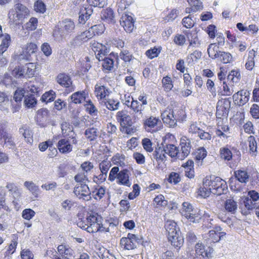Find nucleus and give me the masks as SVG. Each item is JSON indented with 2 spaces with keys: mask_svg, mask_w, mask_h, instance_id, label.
Masks as SVG:
<instances>
[{
  "mask_svg": "<svg viewBox=\"0 0 259 259\" xmlns=\"http://www.w3.org/2000/svg\"><path fill=\"white\" fill-rule=\"evenodd\" d=\"M77 222V226L90 233L109 232V229L103 225V218L97 212L91 211L88 212L85 218H79Z\"/></svg>",
  "mask_w": 259,
  "mask_h": 259,
  "instance_id": "1",
  "label": "nucleus"
},
{
  "mask_svg": "<svg viewBox=\"0 0 259 259\" xmlns=\"http://www.w3.org/2000/svg\"><path fill=\"white\" fill-rule=\"evenodd\" d=\"M161 118L164 123L169 127H174L178 121L183 120L185 114L182 109L176 110L175 111L169 107H167L161 113Z\"/></svg>",
  "mask_w": 259,
  "mask_h": 259,
  "instance_id": "2",
  "label": "nucleus"
},
{
  "mask_svg": "<svg viewBox=\"0 0 259 259\" xmlns=\"http://www.w3.org/2000/svg\"><path fill=\"white\" fill-rule=\"evenodd\" d=\"M116 118L120 124V130L122 133L131 135L136 132V128L132 126L135 122L133 121L132 117L125 110L118 111L116 113Z\"/></svg>",
  "mask_w": 259,
  "mask_h": 259,
  "instance_id": "3",
  "label": "nucleus"
},
{
  "mask_svg": "<svg viewBox=\"0 0 259 259\" xmlns=\"http://www.w3.org/2000/svg\"><path fill=\"white\" fill-rule=\"evenodd\" d=\"M204 184L209 187L212 193L217 195H221L225 193L228 189L227 184L225 181L220 177H213L212 179L205 178Z\"/></svg>",
  "mask_w": 259,
  "mask_h": 259,
  "instance_id": "4",
  "label": "nucleus"
},
{
  "mask_svg": "<svg viewBox=\"0 0 259 259\" xmlns=\"http://www.w3.org/2000/svg\"><path fill=\"white\" fill-rule=\"evenodd\" d=\"M117 179V183L120 185L130 187L131 183L129 180L128 170L127 169H123L119 171L118 166L112 167L109 172L108 180L111 182Z\"/></svg>",
  "mask_w": 259,
  "mask_h": 259,
  "instance_id": "5",
  "label": "nucleus"
},
{
  "mask_svg": "<svg viewBox=\"0 0 259 259\" xmlns=\"http://www.w3.org/2000/svg\"><path fill=\"white\" fill-rule=\"evenodd\" d=\"M181 213L182 215L192 223L199 222L202 219L201 214L194 209L191 204L188 202L183 203Z\"/></svg>",
  "mask_w": 259,
  "mask_h": 259,
  "instance_id": "6",
  "label": "nucleus"
},
{
  "mask_svg": "<svg viewBox=\"0 0 259 259\" xmlns=\"http://www.w3.org/2000/svg\"><path fill=\"white\" fill-rule=\"evenodd\" d=\"M231 106V102L228 99L219 100L217 104L215 113L216 118L220 119H227Z\"/></svg>",
  "mask_w": 259,
  "mask_h": 259,
  "instance_id": "7",
  "label": "nucleus"
},
{
  "mask_svg": "<svg viewBox=\"0 0 259 259\" xmlns=\"http://www.w3.org/2000/svg\"><path fill=\"white\" fill-rule=\"evenodd\" d=\"M143 124L146 131L154 133L160 129L162 123L159 117L150 116L143 120Z\"/></svg>",
  "mask_w": 259,
  "mask_h": 259,
  "instance_id": "8",
  "label": "nucleus"
},
{
  "mask_svg": "<svg viewBox=\"0 0 259 259\" xmlns=\"http://www.w3.org/2000/svg\"><path fill=\"white\" fill-rule=\"evenodd\" d=\"M56 81L61 86L64 88L65 94H68L74 91L75 87L72 84L70 76L65 73H59L56 77Z\"/></svg>",
  "mask_w": 259,
  "mask_h": 259,
  "instance_id": "9",
  "label": "nucleus"
},
{
  "mask_svg": "<svg viewBox=\"0 0 259 259\" xmlns=\"http://www.w3.org/2000/svg\"><path fill=\"white\" fill-rule=\"evenodd\" d=\"M0 142L3 147L9 149L15 147V143L12 135L6 132V125L0 122Z\"/></svg>",
  "mask_w": 259,
  "mask_h": 259,
  "instance_id": "10",
  "label": "nucleus"
},
{
  "mask_svg": "<svg viewBox=\"0 0 259 259\" xmlns=\"http://www.w3.org/2000/svg\"><path fill=\"white\" fill-rule=\"evenodd\" d=\"M73 192L79 199L88 201L91 199V192L87 184H76L74 188Z\"/></svg>",
  "mask_w": 259,
  "mask_h": 259,
  "instance_id": "11",
  "label": "nucleus"
},
{
  "mask_svg": "<svg viewBox=\"0 0 259 259\" xmlns=\"http://www.w3.org/2000/svg\"><path fill=\"white\" fill-rule=\"evenodd\" d=\"M139 240L135 234L128 233L126 237H122L120 239V245L124 249L132 250L136 247Z\"/></svg>",
  "mask_w": 259,
  "mask_h": 259,
  "instance_id": "12",
  "label": "nucleus"
},
{
  "mask_svg": "<svg viewBox=\"0 0 259 259\" xmlns=\"http://www.w3.org/2000/svg\"><path fill=\"white\" fill-rule=\"evenodd\" d=\"M16 10V18L17 19L14 20L16 25L22 24L24 19L30 14L28 9L21 3H17L15 6Z\"/></svg>",
  "mask_w": 259,
  "mask_h": 259,
  "instance_id": "13",
  "label": "nucleus"
},
{
  "mask_svg": "<svg viewBox=\"0 0 259 259\" xmlns=\"http://www.w3.org/2000/svg\"><path fill=\"white\" fill-rule=\"evenodd\" d=\"M75 28V25L73 21L71 20L65 19L60 22V27H56L54 30L53 35L58 34V33H60V35L62 36L65 33L71 32Z\"/></svg>",
  "mask_w": 259,
  "mask_h": 259,
  "instance_id": "14",
  "label": "nucleus"
},
{
  "mask_svg": "<svg viewBox=\"0 0 259 259\" xmlns=\"http://www.w3.org/2000/svg\"><path fill=\"white\" fill-rule=\"evenodd\" d=\"M110 93V89L101 82H98L95 85L94 94L99 102L106 100Z\"/></svg>",
  "mask_w": 259,
  "mask_h": 259,
  "instance_id": "15",
  "label": "nucleus"
},
{
  "mask_svg": "<svg viewBox=\"0 0 259 259\" xmlns=\"http://www.w3.org/2000/svg\"><path fill=\"white\" fill-rule=\"evenodd\" d=\"M61 130L62 135L64 137L72 140L73 144L76 145L77 144L76 134L73 131V126L69 122H63L61 124Z\"/></svg>",
  "mask_w": 259,
  "mask_h": 259,
  "instance_id": "16",
  "label": "nucleus"
},
{
  "mask_svg": "<svg viewBox=\"0 0 259 259\" xmlns=\"http://www.w3.org/2000/svg\"><path fill=\"white\" fill-rule=\"evenodd\" d=\"M249 96L250 93L248 91L241 90L233 95L234 103L238 106H243L249 101Z\"/></svg>",
  "mask_w": 259,
  "mask_h": 259,
  "instance_id": "17",
  "label": "nucleus"
},
{
  "mask_svg": "<svg viewBox=\"0 0 259 259\" xmlns=\"http://www.w3.org/2000/svg\"><path fill=\"white\" fill-rule=\"evenodd\" d=\"M181 153L179 152V159H183L187 157L190 153L191 145L190 140L186 137H183L180 140Z\"/></svg>",
  "mask_w": 259,
  "mask_h": 259,
  "instance_id": "18",
  "label": "nucleus"
},
{
  "mask_svg": "<svg viewBox=\"0 0 259 259\" xmlns=\"http://www.w3.org/2000/svg\"><path fill=\"white\" fill-rule=\"evenodd\" d=\"M222 228L215 226L208 232V241L210 243L218 242L221 238L225 236L226 233L222 231Z\"/></svg>",
  "mask_w": 259,
  "mask_h": 259,
  "instance_id": "19",
  "label": "nucleus"
},
{
  "mask_svg": "<svg viewBox=\"0 0 259 259\" xmlns=\"http://www.w3.org/2000/svg\"><path fill=\"white\" fill-rule=\"evenodd\" d=\"M197 254L201 255L203 258H210L212 256L213 248L210 246H205L202 243H197L195 246Z\"/></svg>",
  "mask_w": 259,
  "mask_h": 259,
  "instance_id": "20",
  "label": "nucleus"
},
{
  "mask_svg": "<svg viewBox=\"0 0 259 259\" xmlns=\"http://www.w3.org/2000/svg\"><path fill=\"white\" fill-rule=\"evenodd\" d=\"M120 24L127 32H131L134 29V19L132 16L126 14L122 15L120 20Z\"/></svg>",
  "mask_w": 259,
  "mask_h": 259,
  "instance_id": "21",
  "label": "nucleus"
},
{
  "mask_svg": "<svg viewBox=\"0 0 259 259\" xmlns=\"http://www.w3.org/2000/svg\"><path fill=\"white\" fill-rule=\"evenodd\" d=\"M118 60V55L116 53L111 52L109 56L105 57L103 59V62L102 64L104 70L111 71L114 66V61Z\"/></svg>",
  "mask_w": 259,
  "mask_h": 259,
  "instance_id": "22",
  "label": "nucleus"
},
{
  "mask_svg": "<svg viewBox=\"0 0 259 259\" xmlns=\"http://www.w3.org/2000/svg\"><path fill=\"white\" fill-rule=\"evenodd\" d=\"M19 133L23 136L26 142L31 144L33 141V134L30 127L26 124L23 125L19 130Z\"/></svg>",
  "mask_w": 259,
  "mask_h": 259,
  "instance_id": "23",
  "label": "nucleus"
},
{
  "mask_svg": "<svg viewBox=\"0 0 259 259\" xmlns=\"http://www.w3.org/2000/svg\"><path fill=\"white\" fill-rule=\"evenodd\" d=\"M167 239L169 242L177 250L182 246L184 243V238L180 232L169 236H167Z\"/></svg>",
  "mask_w": 259,
  "mask_h": 259,
  "instance_id": "24",
  "label": "nucleus"
},
{
  "mask_svg": "<svg viewBox=\"0 0 259 259\" xmlns=\"http://www.w3.org/2000/svg\"><path fill=\"white\" fill-rule=\"evenodd\" d=\"M69 140L61 139L57 145L59 151L62 154L70 153L72 150V146L70 144Z\"/></svg>",
  "mask_w": 259,
  "mask_h": 259,
  "instance_id": "25",
  "label": "nucleus"
},
{
  "mask_svg": "<svg viewBox=\"0 0 259 259\" xmlns=\"http://www.w3.org/2000/svg\"><path fill=\"white\" fill-rule=\"evenodd\" d=\"M88 97V93L85 91H78L70 96L71 102L75 104H79L85 101Z\"/></svg>",
  "mask_w": 259,
  "mask_h": 259,
  "instance_id": "26",
  "label": "nucleus"
},
{
  "mask_svg": "<svg viewBox=\"0 0 259 259\" xmlns=\"http://www.w3.org/2000/svg\"><path fill=\"white\" fill-rule=\"evenodd\" d=\"M38 50L36 44L34 42H28L22 48V53L26 57L27 60H29L31 56L35 53Z\"/></svg>",
  "mask_w": 259,
  "mask_h": 259,
  "instance_id": "27",
  "label": "nucleus"
},
{
  "mask_svg": "<svg viewBox=\"0 0 259 259\" xmlns=\"http://www.w3.org/2000/svg\"><path fill=\"white\" fill-rule=\"evenodd\" d=\"M166 154L163 147H158L155 148L153 153V156L157 162L158 166L161 163H164L165 161L166 158Z\"/></svg>",
  "mask_w": 259,
  "mask_h": 259,
  "instance_id": "28",
  "label": "nucleus"
},
{
  "mask_svg": "<svg viewBox=\"0 0 259 259\" xmlns=\"http://www.w3.org/2000/svg\"><path fill=\"white\" fill-rule=\"evenodd\" d=\"M187 2L190 7L185 9L187 13H195L203 9L202 3L199 0H187Z\"/></svg>",
  "mask_w": 259,
  "mask_h": 259,
  "instance_id": "29",
  "label": "nucleus"
},
{
  "mask_svg": "<svg viewBox=\"0 0 259 259\" xmlns=\"http://www.w3.org/2000/svg\"><path fill=\"white\" fill-rule=\"evenodd\" d=\"M184 33L189 42L190 46L197 47L200 45L197 33L195 31L186 30Z\"/></svg>",
  "mask_w": 259,
  "mask_h": 259,
  "instance_id": "30",
  "label": "nucleus"
},
{
  "mask_svg": "<svg viewBox=\"0 0 259 259\" xmlns=\"http://www.w3.org/2000/svg\"><path fill=\"white\" fill-rule=\"evenodd\" d=\"M91 192L93 197L97 201H99L105 196L106 189L103 186L96 185L94 186L92 191Z\"/></svg>",
  "mask_w": 259,
  "mask_h": 259,
  "instance_id": "31",
  "label": "nucleus"
},
{
  "mask_svg": "<svg viewBox=\"0 0 259 259\" xmlns=\"http://www.w3.org/2000/svg\"><path fill=\"white\" fill-rule=\"evenodd\" d=\"M18 243V237L16 236H14L5 252L4 255L5 258L9 259L16 251Z\"/></svg>",
  "mask_w": 259,
  "mask_h": 259,
  "instance_id": "32",
  "label": "nucleus"
},
{
  "mask_svg": "<svg viewBox=\"0 0 259 259\" xmlns=\"http://www.w3.org/2000/svg\"><path fill=\"white\" fill-rule=\"evenodd\" d=\"M207 151L204 147H200L197 149L194 153V159L198 165H201L203 160L207 156Z\"/></svg>",
  "mask_w": 259,
  "mask_h": 259,
  "instance_id": "33",
  "label": "nucleus"
},
{
  "mask_svg": "<svg viewBox=\"0 0 259 259\" xmlns=\"http://www.w3.org/2000/svg\"><path fill=\"white\" fill-rule=\"evenodd\" d=\"M101 19L108 23H114V14L111 9L107 8L103 10L101 12Z\"/></svg>",
  "mask_w": 259,
  "mask_h": 259,
  "instance_id": "34",
  "label": "nucleus"
},
{
  "mask_svg": "<svg viewBox=\"0 0 259 259\" xmlns=\"http://www.w3.org/2000/svg\"><path fill=\"white\" fill-rule=\"evenodd\" d=\"M185 168L186 176L190 179L194 177V162L191 159H189L187 161L183 163L182 165Z\"/></svg>",
  "mask_w": 259,
  "mask_h": 259,
  "instance_id": "35",
  "label": "nucleus"
},
{
  "mask_svg": "<svg viewBox=\"0 0 259 259\" xmlns=\"http://www.w3.org/2000/svg\"><path fill=\"white\" fill-rule=\"evenodd\" d=\"M105 47L102 44L97 41H94L91 45L92 49L96 54V57L99 61L100 58H102L103 56L105 55V51L103 50Z\"/></svg>",
  "mask_w": 259,
  "mask_h": 259,
  "instance_id": "36",
  "label": "nucleus"
},
{
  "mask_svg": "<svg viewBox=\"0 0 259 259\" xmlns=\"http://www.w3.org/2000/svg\"><path fill=\"white\" fill-rule=\"evenodd\" d=\"M165 228L166 230L167 236L176 234L179 232V229L177 227V223L172 220H168L165 224Z\"/></svg>",
  "mask_w": 259,
  "mask_h": 259,
  "instance_id": "37",
  "label": "nucleus"
},
{
  "mask_svg": "<svg viewBox=\"0 0 259 259\" xmlns=\"http://www.w3.org/2000/svg\"><path fill=\"white\" fill-rule=\"evenodd\" d=\"M256 56V52L252 49L248 52V56L245 64V68L249 71L252 70L255 66L254 58Z\"/></svg>",
  "mask_w": 259,
  "mask_h": 259,
  "instance_id": "38",
  "label": "nucleus"
},
{
  "mask_svg": "<svg viewBox=\"0 0 259 259\" xmlns=\"http://www.w3.org/2000/svg\"><path fill=\"white\" fill-rule=\"evenodd\" d=\"M167 200L165 199L164 196L162 194L157 195L153 201V205L161 209L164 208L167 205Z\"/></svg>",
  "mask_w": 259,
  "mask_h": 259,
  "instance_id": "39",
  "label": "nucleus"
},
{
  "mask_svg": "<svg viewBox=\"0 0 259 259\" xmlns=\"http://www.w3.org/2000/svg\"><path fill=\"white\" fill-rule=\"evenodd\" d=\"M219 49V47L216 43L210 44L207 48L209 57L212 59L219 58V54L221 52Z\"/></svg>",
  "mask_w": 259,
  "mask_h": 259,
  "instance_id": "40",
  "label": "nucleus"
},
{
  "mask_svg": "<svg viewBox=\"0 0 259 259\" xmlns=\"http://www.w3.org/2000/svg\"><path fill=\"white\" fill-rule=\"evenodd\" d=\"M103 102L104 103L107 109L111 111L117 110L119 105V101L113 98H106V100Z\"/></svg>",
  "mask_w": 259,
  "mask_h": 259,
  "instance_id": "41",
  "label": "nucleus"
},
{
  "mask_svg": "<svg viewBox=\"0 0 259 259\" xmlns=\"http://www.w3.org/2000/svg\"><path fill=\"white\" fill-rule=\"evenodd\" d=\"M235 178L241 183H246L249 179V175L245 170L239 169L234 171Z\"/></svg>",
  "mask_w": 259,
  "mask_h": 259,
  "instance_id": "42",
  "label": "nucleus"
},
{
  "mask_svg": "<svg viewBox=\"0 0 259 259\" xmlns=\"http://www.w3.org/2000/svg\"><path fill=\"white\" fill-rule=\"evenodd\" d=\"M10 105L9 97L5 93L0 92V110H7Z\"/></svg>",
  "mask_w": 259,
  "mask_h": 259,
  "instance_id": "43",
  "label": "nucleus"
},
{
  "mask_svg": "<svg viewBox=\"0 0 259 259\" xmlns=\"http://www.w3.org/2000/svg\"><path fill=\"white\" fill-rule=\"evenodd\" d=\"M25 78H31L35 74L36 66L33 63H26L24 66Z\"/></svg>",
  "mask_w": 259,
  "mask_h": 259,
  "instance_id": "44",
  "label": "nucleus"
},
{
  "mask_svg": "<svg viewBox=\"0 0 259 259\" xmlns=\"http://www.w3.org/2000/svg\"><path fill=\"white\" fill-rule=\"evenodd\" d=\"M165 151L171 157H175L178 159L179 156V150L176 146V144L163 147Z\"/></svg>",
  "mask_w": 259,
  "mask_h": 259,
  "instance_id": "45",
  "label": "nucleus"
},
{
  "mask_svg": "<svg viewBox=\"0 0 259 259\" xmlns=\"http://www.w3.org/2000/svg\"><path fill=\"white\" fill-rule=\"evenodd\" d=\"M162 87L166 92H170L174 88V81L168 75L164 76L161 80Z\"/></svg>",
  "mask_w": 259,
  "mask_h": 259,
  "instance_id": "46",
  "label": "nucleus"
},
{
  "mask_svg": "<svg viewBox=\"0 0 259 259\" xmlns=\"http://www.w3.org/2000/svg\"><path fill=\"white\" fill-rule=\"evenodd\" d=\"M3 36L4 38L0 45V54H3L7 50L11 43V36L10 34L5 33Z\"/></svg>",
  "mask_w": 259,
  "mask_h": 259,
  "instance_id": "47",
  "label": "nucleus"
},
{
  "mask_svg": "<svg viewBox=\"0 0 259 259\" xmlns=\"http://www.w3.org/2000/svg\"><path fill=\"white\" fill-rule=\"evenodd\" d=\"M177 141L176 140L175 136L169 133L166 134V135L162 139V144L163 145V147H165L166 146H170L174 144H177Z\"/></svg>",
  "mask_w": 259,
  "mask_h": 259,
  "instance_id": "48",
  "label": "nucleus"
},
{
  "mask_svg": "<svg viewBox=\"0 0 259 259\" xmlns=\"http://www.w3.org/2000/svg\"><path fill=\"white\" fill-rule=\"evenodd\" d=\"M84 135L89 141H94L96 140L98 136V130L95 127L88 128L85 130Z\"/></svg>",
  "mask_w": 259,
  "mask_h": 259,
  "instance_id": "49",
  "label": "nucleus"
},
{
  "mask_svg": "<svg viewBox=\"0 0 259 259\" xmlns=\"http://www.w3.org/2000/svg\"><path fill=\"white\" fill-rule=\"evenodd\" d=\"M125 155L123 154L119 153H116L111 158V161L113 162V163L120 166H123L125 165Z\"/></svg>",
  "mask_w": 259,
  "mask_h": 259,
  "instance_id": "50",
  "label": "nucleus"
},
{
  "mask_svg": "<svg viewBox=\"0 0 259 259\" xmlns=\"http://www.w3.org/2000/svg\"><path fill=\"white\" fill-rule=\"evenodd\" d=\"M249 148V153L252 155H256L257 152V142L253 136H250L247 139Z\"/></svg>",
  "mask_w": 259,
  "mask_h": 259,
  "instance_id": "51",
  "label": "nucleus"
},
{
  "mask_svg": "<svg viewBox=\"0 0 259 259\" xmlns=\"http://www.w3.org/2000/svg\"><path fill=\"white\" fill-rule=\"evenodd\" d=\"M241 78L240 72L239 69L232 70L227 76V79L233 83L238 82Z\"/></svg>",
  "mask_w": 259,
  "mask_h": 259,
  "instance_id": "52",
  "label": "nucleus"
},
{
  "mask_svg": "<svg viewBox=\"0 0 259 259\" xmlns=\"http://www.w3.org/2000/svg\"><path fill=\"white\" fill-rule=\"evenodd\" d=\"M56 97V94L53 90L46 92L41 96V100L46 103L53 102Z\"/></svg>",
  "mask_w": 259,
  "mask_h": 259,
  "instance_id": "53",
  "label": "nucleus"
},
{
  "mask_svg": "<svg viewBox=\"0 0 259 259\" xmlns=\"http://www.w3.org/2000/svg\"><path fill=\"white\" fill-rule=\"evenodd\" d=\"M220 155L221 158L226 161H230L232 158V151L227 147L220 148Z\"/></svg>",
  "mask_w": 259,
  "mask_h": 259,
  "instance_id": "54",
  "label": "nucleus"
},
{
  "mask_svg": "<svg viewBox=\"0 0 259 259\" xmlns=\"http://www.w3.org/2000/svg\"><path fill=\"white\" fill-rule=\"evenodd\" d=\"M224 205L225 208L227 211L233 213H235L237 208L236 202L232 199L226 200Z\"/></svg>",
  "mask_w": 259,
  "mask_h": 259,
  "instance_id": "55",
  "label": "nucleus"
},
{
  "mask_svg": "<svg viewBox=\"0 0 259 259\" xmlns=\"http://www.w3.org/2000/svg\"><path fill=\"white\" fill-rule=\"evenodd\" d=\"M57 250L63 257L67 258L68 256L72 255V250L65 245H59L57 247Z\"/></svg>",
  "mask_w": 259,
  "mask_h": 259,
  "instance_id": "56",
  "label": "nucleus"
},
{
  "mask_svg": "<svg viewBox=\"0 0 259 259\" xmlns=\"http://www.w3.org/2000/svg\"><path fill=\"white\" fill-rule=\"evenodd\" d=\"M91 67L90 61H83L80 63V65L79 67L77 73L79 75H83L88 72Z\"/></svg>",
  "mask_w": 259,
  "mask_h": 259,
  "instance_id": "57",
  "label": "nucleus"
},
{
  "mask_svg": "<svg viewBox=\"0 0 259 259\" xmlns=\"http://www.w3.org/2000/svg\"><path fill=\"white\" fill-rule=\"evenodd\" d=\"M38 25V19L35 17H31L25 25V29L28 31L35 30Z\"/></svg>",
  "mask_w": 259,
  "mask_h": 259,
  "instance_id": "58",
  "label": "nucleus"
},
{
  "mask_svg": "<svg viewBox=\"0 0 259 259\" xmlns=\"http://www.w3.org/2000/svg\"><path fill=\"white\" fill-rule=\"evenodd\" d=\"M24 66H17L11 71L12 75L17 78H25Z\"/></svg>",
  "mask_w": 259,
  "mask_h": 259,
  "instance_id": "59",
  "label": "nucleus"
},
{
  "mask_svg": "<svg viewBox=\"0 0 259 259\" xmlns=\"http://www.w3.org/2000/svg\"><path fill=\"white\" fill-rule=\"evenodd\" d=\"M233 87V84H230V83H227L226 81H224L221 95L225 96H231L234 92Z\"/></svg>",
  "mask_w": 259,
  "mask_h": 259,
  "instance_id": "60",
  "label": "nucleus"
},
{
  "mask_svg": "<svg viewBox=\"0 0 259 259\" xmlns=\"http://www.w3.org/2000/svg\"><path fill=\"white\" fill-rule=\"evenodd\" d=\"M161 47H159L158 48L154 47L153 48L148 50L145 52L146 56L150 59H152L158 56L160 53Z\"/></svg>",
  "mask_w": 259,
  "mask_h": 259,
  "instance_id": "61",
  "label": "nucleus"
},
{
  "mask_svg": "<svg viewBox=\"0 0 259 259\" xmlns=\"http://www.w3.org/2000/svg\"><path fill=\"white\" fill-rule=\"evenodd\" d=\"M198 195L203 198L208 197L212 193L209 187L206 186L203 182V186L200 187L197 190Z\"/></svg>",
  "mask_w": 259,
  "mask_h": 259,
  "instance_id": "62",
  "label": "nucleus"
},
{
  "mask_svg": "<svg viewBox=\"0 0 259 259\" xmlns=\"http://www.w3.org/2000/svg\"><path fill=\"white\" fill-rule=\"evenodd\" d=\"M84 106L85 108L86 112L90 114L96 115L97 114L98 110L91 100L86 101Z\"/></svg>",
  "mask_w": 259,
  "mask_h": 259,
  "instance_id": "63",
  "label": "nucleus"
},
{
  "mask_svg": "<svg viewBox=\"0 0 259 259\" xmlns=\"http://www.w3.org/2000/svg\"><path fill=\"white\" fill-rule=\"evenodd\" d=\"M153 145L151 140L149 138H145L142 140V145L147 152L151 153L153 151Z\"/></svg>",
  "mask_w": 259,
  "mask_h": 259,
  "instance_id": "64",
  "label": "nucleus"
}]
</instances>
